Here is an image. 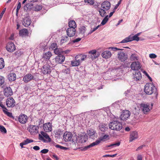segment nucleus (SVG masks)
Listing matches in <instances>:
<instances>
[{
  "label": "nucleus",
  "mask_w": 160,
  "mask_h": 160,
  "mask_svg": "<svg viewBox=\"0 0 160 160\" xmlns=\"http://www.w3.org/2000/svg\"><path fill=\"white\" fill-rule=\"evenodd\" d=\"M41 133L42 135L39 134V137L45 142H48L51 141V139L49 135L46 132H41Z\"/></svg>",
  "instance_id": "nucleus-6"
},
{
  "label": "nucleus",
  "mask_w": 160,
  "mask_h": 160,
  "mask_svg": "<svg viewBox=\"0 0 160 160\" xmlns=\"http://www.w3.org/2000/svg\"><path fill=\"white\" fill-rule=\"evenodd\" d=\"M145 145H142L139 147L137 149H136V151H138V150H140L141 149H142L143 147H145Z\"/></svg>",
  "instance_id": "nucleus-64"
},
{
  "label": "nucleus",
  "mask_w": 160,
  "mask_h": 160,
  "mask_svg": "<svg viewBox=\"0 0 160 160\" xmlns=\"http://www.w3.org/2000/svg\"><path fill=\"white\" fill-rule=\"evenodd\" d=\"M3 112L8 116H10L12 115L11 113L6 111L5 110H3Z\"/></svg>",
  "instance_id": "nucleus-58"
},
{
  "label": "nucleus",
  "mask_w": 160,
  "mask_h": 160,
  "mask_svg": "<svg viewBox=\"0 0 160 160\" xmlns=\"http://www.w3.org/2000/svg\"><path fill=\"white\" fill-rule=\"evenodd\" d=\"M16 75L14 72H11L8 76V78L9 81L12 82L16 79Z\"/></svg>",
  "instance_id": "nucleus-28"
},
{
  "label": "nucleus",
  "mask_w": 160,
  "mask_h": 160,
  "mask_svg": "<svg viewBox=\"0 0 160 160\" xmlns=\"http://www.w3.org/2000/svg\"><path fill=\"white\" fill-rule=\"evenodd\" d=\"M32 5V4L30 3L26 4L23 7L24 10L27 11L28 10H30L31 8L30 7Z\"/></svg>",
  "instance_id": "nucleus-38"
},
{
  "label": "nucleus",
  "mask_w": 160,
  "mask_h": 160,
  "mask_svg": "<svg viewBox=\"0 0 160 160\" xmlns=\"http://www.w3.org/2000/svg\"><path fill=\"white\" fill-rule=\"evenodd\" d=\"M121 1L119 0V1L118 2V3L115 6L114 10H116L118 8L119 6L120 5L121 3Z\"/></svg>",
  "instance_id": "nucleus-59"
},
{
  "label": "nucleus",
  "mask_w": 160,
  "mask_h": 160,
  "mask_svg": "<svg viewBox=\"0 0 160 160\" xmlns=\"http://www.w3.org/2000/svg\"><path fill=\"white\" fill-rule=\"evenodd\" d=\"M81 38H76L73 40V42H78L81 40Z\"/></svg>",
  "instance_id": "nucleus-62"
},
{
  "label": "nucleus",
  "mask_w": 160,
  "mask_h": 160,
  "mask_svg": "<svg viewBox=\"0 0 160 160\" xmlns=\"http://www.w3.org/2000/svg\"><path fill=\"white\" fill-rule=\"evenodd\" d=\"M139 37H138L136 35L133 36H132L131 35H130L128 37L122 40L121 42L120 43H126L134 40L138 41H139Z\"/></svg>",
  "instance_id": "nucleus-5"
},
{
  "label": "nucleus",
  "mask_w": 160,
  "mask_h": 160,
  "mask_svg": "<svg viewBox=\"0 0 160 160\" xmlns=\"http://www.w3.org/2000/svg\"><path fill=\"white\" fill-rule=\"evenodd\" d=\"M21 6V4L20 2H19V1H18V5L17 6V8L16 9V11L17 12L19 11L20 9V8Z\"/></svg>",
  "instance_id": "nucleus-54"
},
{
  "label": "nucleus",
  "mask_w": 160,
  "mask_h": 160,
  "mask_svg": "<svg viewBox=\"0 0 160 160\" xmlns=\"http://www.w3.org/2000/svg\"><path fill=\"white\" fill-rule=\"evenodd\" d=\"M65 58V57L63 55L59 54L55 58V62L57 63H62L64 61Z\"/></svg>",
  "instance_id": "nucleus-16"
},
{
  "label": "nucleus",
  "mask_w": 160,
  "mask_h": 160,
  "mask_svg": "<svg viewBox=\"0 0 160 160\" xmlns=\"http://www.w3.org/2000/svg\"><path fill=\"white\" fill-rule=\"evenodd\" d=\"M43 129L46 132H50L52 130V125L50 122H48L43 124Z\"/></svg>",
  "instance_id": "nucleus-22"
},
{
  "label": "nucleus",
  "mask_w": 160,
  "mask_h": 160,
  "mask_svg": "<svg viewBox=\"0 0 160 160\" xmlns=\"http://www.w3.org/2000/svg\"><path fill=\"white\" fill-rule=\"evenodd\" d=\"M5 66V63L3 59L0 58V69L3 68Z\"/></svg>",
  "instance_id": "nucleus-41"
},
{
  "label": "nucleus",
  "mask_w": 160,
  "mask_h": 160,
  "mask_svg": "<svg viewBox=\"0 0 160 160\" xmlns=\"http://www.w3.org/2000/svg\"><path fill=\"white\" fill-rule=\"evenodd\" d=\"M130 115V112L128 110L123 111L120 116V118L121 120H127Z\"/></svg>",
  "instance_id": "nucleus-12"
},
{
  "label": "nucleus",
  "mask_w": 160,
  "mask_h": 160,
  "mask_svg": "<svg viewBox=\"0 0 160 160\" xmlns=\"http://www.w3.org/2000/svg\"><path fill=\"white\" fill-rule=\"evenodd\" d=\"M52 55L51 52L50 51H48L47 52L43 53L42 55V58L45 60H49Z\"/></svg>",
  "instance_id": "nucleus-31"
},
{
  "label": "nucleus",
  "mask_w": 160,
  "mask_h": 160,
  "mask_svg": "<svg viewBox=\"0 0 160 160\" xmlns=\"http://www.w3.org/2000/svg\"><path fill=\"white\" fill-rule=\"evenodd\" d=\"M100 130L102 132H105L108 129V126L107 124L101 123L99 126Z\"/></svg>",
  "instance_id": "nucleus-32"
},
{
  "label": "nucleus",
  "mask_w": 160,
  "mask_h": 160,
  "mask_svg": "<svg viewBox=\"0 0 160 160\" xmlns=\"http://www.w3.org/2000/svg\"><path fill=\"white\" fill-rule=\"evenodd\" d=\"M149 56L151 58H154L157 57V55L154 53L150 54Z\"/></svg>",
  "instance_id": "nucleus-56"
},
{
  "label": "nucleus",
  "mask_w": 160,
  "mask_h": 160,
  "mask_svg": "<svg viewBox=\"0 0 160 160\" xmlns=\"http://www.w3.org/2000/svg\"><path fill=\"white\" fill-rule=\"evenodd\" d=\"M68 26L69 28H75L77 27L76 22L74 20H71L68 22Z\"/></svg>",
  "instance_id": "nucleus-35"
},
{
  "label": "nucleus",
  "mask_w": 160,
  "mask_h": 160,
  "mask_svg": "<svg viewBox=\"0 0 160 160\" xmlns=\"http://www.w3.org/2000/svg\"><path fill=\"white\" fill-rule=\"evenodd\" d=\"M0 131L2 133H5L7 132L6 129L2 126L0 125Z\"/></svg>",
  "instance_id": "nucleus-48"
},
{
  "label": "nucleus",
  "mask_w": 160,
  "mask_h": 160,
  "mask_svg": "<svg viewBox=\"0 0 160 160\" xmlns=\"http://www.w3.org/2000/svg\"><path fill=\"white\" fill-rule=\"evenodd\" d=\"M144 92L146 94L149 95L153 93L154 95V98H157L158 93L157 88L152 82L147 83L145 85Z\"/></svg>",
  "instance_id": "nucleus-1"
},
{
  "label": "nucleus",
  "mask_w": 160,
  "mask_h": 160,
  "mask_svg": "<svg viewBox=\"0 0 160 160\" xmlns=\"http://www.w3.org/2000/svg\"><path fill=\"white\" fill-rule=\"evenodd\" d=\"M87 134L90 138H92L96 137L97 136L96 131L93 129H90L87 130Z\"/></svg>",
  "instance_id": "nucleus-24"
},
{
  "label": "nucleus",
  "mask_w": 160,
  "mask_h": 160,
  "mask_svg": "<svg viewBox=\"0 0 160 160\" xmlns=\"http://www.w3.org/2000/svg\"><path fill=\"white\" fill-rule=\"evenodd\" d=\"M109 126L110 129L117 131H120L122 128V124L117 121H113L110 122Z\"/></svg>",
  "instance_id": "nucleus-3"
},
{
  "label": "nucleus",
  "mask_w": 160,
  "mask_h": 160,
  "mask_svg": "<svg viewBox=\"0 0 160 160\" xmlns=\"http://www.w3.org/2000/svg\"><path fill=\"white\" fill-rule=\"evenodd\" d=\"M101 8L106 10H108L110 9L111 7V3L108 1H105L101 4Z\"/></svg>",
  "instance_id": "nucleus-17"
},
{
  "label": "nucleus",
  "mask_w": 160,
  "mask_h": 160,
  "mask_svg": "<svg viewBox=\"0 0 160 160\" xmlns=\"http://www.w3.org/2000/svg\"><path fill=\"white\" fill-rule=\"evenodd\" d=\"M4 82V78L3 77L0 76V86L2 85Z\"/></svg>",
  "instance_id": "nucleus-50"
},
{
  "label": "nucleus",
  "mask_w": 160,
  "mask_h": 160,
  "mask_svg": "<svg viewBox=\"0 0 160 160\" xmlns=\"http://www.w3.org/2000/svg\"><path fill=\"white\" fill-rule=\"evenodd\" d=\"M153 104L143 102L140 104V107L144 114H146L152 109Z\"/></svg>",
  "instance_id": "nucleus-2"
},
{
  "label": "nucleus",
  "mask_w": 160,
  "mask_h": 160,
  "mask_svg": "<svg viewBox=\"0 0 160 160\" xmlns=\"http://www.w3.org/2000/svg\"><path fill=\"white\" fill-rule=\"evenodd\" d=\"M68 40H69V38L68 36H63L62 37L61 42L62 43H64Z\"/></svg>",
  "instance_id": "nucleus-46"
},
{
  "label": "nucleus",
  "mask_w": 160,
  "mask_h": 160,
  "mask_svg": "<svg viewBox=\"0 0 160 160\" xmlns=\"http://www.w3.org/2000/svg\"><path fill=\"white\" fill-rule=\"evenodd\" d=\"M142 156L140 154H138L137 157V160H142Z\"/></svg>",
  "instance_id": "nucleus-60"
},
{
  "label": "nucleus",
  "mask_w": 160,
  "mask_h": 160,
  "mask_svg": "<svg viewBox=\"0 0 160 160\" xmlns=\"http://www.w3.org/2000/svg\"><path fill=\"white\" fill-rule=\"evenodd\" d=\"M7 50L10 52H12L15 50L16 48L14 44L12 42H8L6 47Z\"/></svg>",
  "instance_id": "nucleus-13"
},
{
  "label": "nucleus",
  "mask_w": 160,
  "mask_h": 160,
  "mask_svg": "<svg viewBox=\"0 0 160 160\" xmlns=\"http://www.w3.org/2000/svg\"><path fill=\"white\" fill-rule=\"evenodd\" d=\"M22 53V52L20 50H18L14 53V55L17 58H18L20 57Z\"/></svg>",
  "instance_id": "nucleus-42"
},
{
  "label": "nucleus",
  "mask_w": 160,
  "mask_h": 160,
  "mask_svg": "<svg viewBox=\"0 0 160 160\" xmlns=\"http://www.w3.org/2000/svg\"><path fill=\"white\" fill-rule=\"evenodd\" d=\"M88 53L91 54L90 57L92 59H96L98 56V54L97 55V51L95 49L89 51Z\"/></svg>",
  "instance_id": "nucleus-27"
},
{
  "label": "nucleus",
  "mask_w": 160,
  "mask_h": 160,
  "mask_svg": "<svg viewBox=\"0 0 160 160\" xmlns=\"http://www.w3.org/2000/svg\"><path fill=\"white\" fill-rule=\"evenodd\" d=\"M52 68V67L49 65L46 64L44 65L42 68L41 70L42 73L44 74H46L50 73L51 72Z\"/></svg>",
  "instance_id": "nucleus-7"
},
{
  "label": "nucleus",
  "mask_w": 160,
  "mask_h": 160,
  "mask_svg": "<svg viewBox=\"0 0 160 160\" xmlns=\"http://www.w3.org/2000/svg\"><path fill=\"white\" fill-rule=\"evenodd\" d=\"M62 132L61 130L60 129L56 130L54 131V133L56 137L59 136Z\"/></svg>",
  "instance_id": "nucleus-45"
},
{
  "label": "nucleus",
  "mask_w": 160,
  "mask_h": 160,
  "mask_svg": "<svg viewBox=\"0 0 160 160\" xmlns=\"http://www.w3.org/2000/svg\"><path fill=\"white\" fill-rule=\"evenodd\" d=\"M142 78L141 72L139 71H136L135 74L133 75V78L136 81H140L141 80Z\"/></svg>",
  "instance_id": "nucleus-23"
},
{
  "label": "nucleus",
  "mask_w": 160,
  "mask_h": 160,
  "mask_svg": "<svg viewBox=\"0 0 160 160\" xmlns=\"http://www.w3.org/2000/svg\"><path fill=\"white\" fill-rule=\"evenodd\" d=\"M0 106L2 108L4 109V110H7V108L5 107L3 105L2 102H0Z\"/></svg>",
  "instance_id": "nucleus-63"
},
{
  "label": "nucleus",
  "mask_w": 160,
  "mask_h": 160,
  "mask_svg": "<svg viewBox=\"0 0 160 160\" xmlns=\"http://www.w3.org/2000/svg\"><path fill=\"white\" fill-rule=\"evenodd\" d=\"M87 30L86 28L84 26L81 27L79 29L80 33L84 34Z\"/></svg>",
  "instance_id": "nucleus-39"
},
{
  "label": "nucleus",
  "mask_w": 160,
  "mask_h": 160,
  "mask_svg": "<svg viewBox=\"0 0 160 160\" xmlns=\"http://www.w3.org/2000/svg\"><path fill=\"white\" fill-rule=\"evenodd\" d=\"M109 49H111L113 51H115L117 50H122L123 49L118 48H114L112 47H110L109 48Z\"/></svg>",
  "instance_id": "nucleus-52"
},
{
  "label": "nucleus",
  "mask_w": 160,
  "mask_h": 160,
  "mask_svg": "<svg viewBox=\"0 0 160 160\" xmlns=\"http://www.w3.org/2000/svg\"><path fill=\"white\" fill-rule=\"evenodd\" d=\"M54 52L55 54L57 55L61 54L60 53L61 52H62L61 50L60 49V48H58L54 49Z\"/></svg>",
  "instance_id": "nucleus-47"
},
{
  "label": "nucleus",
  "mask_w": 160,
  "mask_h": 160,
  "mask_svg": "<svg viewBox=\"0 0 160 160\" xmlns=\"http://www.w3.org/2000/svg\"><path fill=\"white\" fill-rule=\"evenodd\" d=\"M120 142H118L117 143H112L110 144L109 145H107L106 146L107 148L111 147L112 148L115 147H116L120 145Z\"/></svg>",
  "instance_id": "nucleus-40"
},
{
  "label": "nucleus",
  "mask_w": 160,
  "mask_h": 160,
  "mask_svg": "<svg viewBox=\"0 0 160 160\" xmlns=\"http://www.w3.org/2000/svg\"><path fill=\"white\" fill-rule=\"evenodd\" d=\"M24 141L26 144H27L29 143L33 142V141L32 139H30L29 138H27L26 140H24Z\"/></svg>",
  "instance_id": "nucleus-53"
},
{
  "label": "nucleus",
  "mask_w": 160,
  "mask_h": 160,
  "mask_svg": "<svg viewBox=\"0 0 160 160\" xmlns=\"http://www.w3.org/2000/svg\"><path fill=\"white\" fill-rule=\"evenodd\" d=\"M141 67V65L140 62L138 61H135L132 62L131 65V68L132 69L136 71H139L138 70L140 69Z\"/></svg>",
  "instance_id": "nucleus-8"
},
{
  "label": "nucleus",
  "mask_w": 160,
  "mask_h": 160,
  "mask_svg": "<svg viewBox=\"0 0 160 160\" xmlns=\"http://www.w3.org/2000/svg\"><path fill=\"white\" fill-rule=\"evenodd\" d=\"M108 18H109L108 15H107L103 19L102 22H101V24L102 25H105L108 21Z\"/></svg>",
  "instance_id": "nucleus-43"
},
{
  "label": "nucleus",
  "mask_w": 160,
  "mask_h": 160,
  "mask_svg": "<svg viewBox=\"0 0 160 160\" xmlns=\"http://www.w3.org/2000/svg\"><path fill=\"white\" fill-rule=\"evenodd\" d=\"M31 19L28 17L24 18L22 21V25L25 27H28L31 24Z\"/></svg>",
  "instance_id": "nucleus-15"
},
{
  "label": "nucleus",
  "mask_w": 160,
  "mask_h": 160,
  "mask_svg": "<svg viewBox=\"0 0 160 160\" xmlns=\"http://www.w3.org/2000/svg\"><path fill=\"white\" fill-rule=\"evenodd\" d=\"M130 59L132 61H135L138 60V57L135 54H132L130 57Z\"/></svg>",
  "instance_id": "nucleus-37"
},
{
  "label": "nucleus",
  "mask_w": 160,
  "mask_h": 160,
  "mask_svg": "<svg viewBox=\"0 0 160 160\" xmlns=\"http://www.w3.org/2000/svg\"><path fill=\"white\" fill-rule=\"evenodd\" d=\"M48 149H43L40 152L42 153L45 154V153H48Z\"/></svg>",
  "instance_id": "nucleus-57"
},
{
  "label": "nucleus",
  "mask_w": 160,
  "mask_h": 160,
  "mask_svg": "<svg viewBox=\"0 0 160 160\" xmlns=\"http://www.w3.org/2000/svg\"><path fill=\"white\" fill-rule=\"evenodd\" d=\"M102 58L106 59L109 58L112 55L111 52L108 51H105L103 52L101 54Z\"/></svg>",
  "instance_id": "nucleus-26"
},
{
  "label": "nucleus",
  "mask_w": 160,
  "mask_h": 160,
  "mask_svg": "<svg viewBox=\"0 0 160 160\" xmlns=\"http://www.w3.org/2000/svg\"><path fill=\"white\" fill-rule=\"evenodd\" d=\"M29 131L31 134L38 132V127L35 125H30L29 126Z\"/></svg>",
  "instance_id": "nucleus-29"
},
{
  "label": "nucleus",
  "mask_w": 160,
  "mask_h": 160,
  "mask_svg": "<svg viewBox=\"0 0 160 160\" xmlns=\"http://www.w3.org/2000/svg\"><path fill=\"white\" fill-rule=\"evenodd\" d=\"M76 29L74 28H68L67 30V35L70 37L74 36L76 33Z\"/></svg>",
  "instance_id": "nucleus-20"
},
{
  "label": "nucleus",
  "mask_w": 160,
  "mask_h": 160,
  "mask_svg": "<svg viewBox=\"0 0 160 160\" xmlns=\"http://www.w3.org/2000/svg\"><path fill=\"white\" fill-rule=\"evenodd\" d=\"M72 134L70 132H65L63 135V139L65 142H68L72 140Z\"/></svg>",
  "instance_id": "nucleus-10"
},
{
  "label": "nucleus",
  "mask_w": 160,
  "mask_h": 160,
  "mask_svg": "<svg viewBox=\"0 0 160 160\" xmlns=\"http://www.w3.org/2000/svg\"><path fill=\"white\" fill-rule=\"evenodd\" d=\"M56 147L58 148H59L61 149L67 150V148L66 147H64L62 146H61L59 145H56Z\"/></svg>",
  "instance_id": "nucleus-55"
},
{
  "label": "nucleus",
  "mask_w": 160,
  "mask_h": 160,
  "mask_svg": "<svg viewBox=\"0 0 160 160\" xmlns=\"http://www.w3.org/2000/svg\"><path fill=\"white\" fill-rule=\"evenodd\" d=\"M4 95L7 97L12 95L13 92L11 88L10 87H7L5 88L4 90Z\"/></svg>",
  "instance_id": "nucleus-21"
},
{
  "label": "nucleus",
  "mask_w": 160,
  "mask_h": 160,
  "mask_svg": "<svg viewBox=\"0 0 160 160\" xmlns=\"http://www.w3.org/2000/svg\"><path fill=\"white\" fill-rule=\"evenodd\" d=\"M58 47L56 43H52L51 45V48L54 50V49L57 48Z\"/></svg>",
  "instance_id": "nucleus-51"
},
{
  "label": "nucleus",
  "mask_w": 160,
  "mask_h": 160,
  "mask_svg": "<svg viewBox=\"0 0 160 160\" xmlns=\"http://www.w3.org/2000/svg\"><path fill=\"white\" fill-rule=\"evenodd\" d=\"M87 57L86 55H78L75 57V58L79 60V61L81 63L82 61L84 60Z\"/></svg>",
  "instance_id": "nucleus-30"
},
{
  "label": "nucleus",
  "mask_w": 160,
  "mask_h": 160,
  "mask_svg": "<svg viewBox=\"0 0 160 160\" xmlns=\"http://www.w3.org/2000/svg\"><path fill=\"white\" fill-rule=\"evenodd\" d=\"M108 137V135H104L103 137H100L99 139L97 140L95 142H94L90 144L89 145L85 147L84 148V150H86L88 148H91L94 146L98 144L101 141H105L107 140Z\"/></svg>",
  "instance_id": "nucleus-4"
},
{
  "label": "nucleus",
  "mask_w": 160,
  "mask_h": 160,
  "mask_svg": "<svg viewBox=\"0 0 160 160\" xmlns=\"http://www.w3.org/2000/svg\"><path fill=\"white\" fill-rule=\"evenodd\" d=\"M138 138V134L137 132L136 131H133L131 132L129 140L130 142H132L134 140H135Z\"/></svg>",
  "instance_id": "nucleus-19"
},
{
  "label": "nucleus",
  "mask_w": 160,
  "mask_h": 160,
  "mask_svg": "<svg viewBox=\"0 0 160 160\" xmlns=\"http://www.w3.org/2000/svg\"><path fill=\"white\" fill-rule=\"evenodd\" d=\"M106 10L102 8H99L98 11L99 12L100 15L102 17H104L106 13Z\"/></svg>",
  "instance_id": "nucleus-36"
},
{
  "label": "nucleus",
  "mask_w": 160,
  "mask_h": 160,
  "mask_svg": "<svg viewBox=\"0 0 160 160\" xmlns=\"http://www.w3.org/2000/svg\"><path fill=\"white\" fill-rule=\"evenodd\" d=\"M79 60L75 58V60L71 61L72 65L73 67L78 66H79L80 63L78 61Z\"/></svg>",
  "instance_id": "nucleus-33"
},
{
  "label": "nucleus",
  "mask_w": 160,
  "mask_h": 160,
  "mask_svg": "<svg viewBox=\"0 0 160 160\" xmlns=\"http://www.w3.org/2000/svg\"><path fill=\"white\" fill-rule=\"evenodd\" d=\"M42 8V6L40 5H37L33 8V9L35 11H39Z\"/></svg>",
  "instance_id": "nucleus-44"
},
{
  "label": "nucleus",
  "mask_w": 160,
  "mask_h": 160,
  "mask_svg": "<svg viewBox=\"0 0 160 160\" xmlns=\"http://www.w3.org/2000/svg\"><path fill=\"white\" fill-rule=\"evenodd\" d=\"M28 117L24 114H22L18 118L19 122L21 124H25L28 121Z\"/></svg>",
  "instance_id": "nucleus-14"
},
{
  "label": "nucleus",
  "mask_w": 160,
  "mask_h": 160,
  "mask_svg": "<svg viewBox=\"0 0 160 160\" xmlns=\"http://www.w3.org/2000/svg\"><path fill=\"white\" fill-rule=\"evenodd\" d=\"M128 55L123 52H120L118 54V59L121 62H124L128 59Z\"/></svg>",
  "instance_id": "nucleus-9"
},
{
  "label": "nucleus",
  "mask_w": 160,
  "mask_h": 160,
  "mask_svg": "<svg viewBox=\"0 0 160 160\" xmlns=\"http://www.w3.org/2000/svg\"><path fill=\"white\" fill-rule=\"evenodd\" d=\"M85 3L89 4L90 5H92L94 3V0H84Z\"/></svg>",
  "instance_id": "nucleus-49"
},
{
  "label": "nucleus",
  "mask_w": 160,
  "mask_h": 160,
  "mask_svg": "<svg viewBox=\"0 0 160 160\" xmlns=\"http://www.w3.org/2000/svg\"><path fill=\"white\" fill-rule=\"evenodd\" d=\"M33 149L37 151L40 149V148L38 146H35L33 147Z\"/></svg>",
  "instance_id": "nucleus-61"
},
{
  "label": "nucleus",
  "mask_w": 160,
  "mask_h": 160,
  "mask_svg": "<svg viewBox=\"0 0 160 160\" xmlns=\"http://www.w3.org/2000/svg\"><path fill=\"white\" fill-rule=\"evenodd\" d=\"M79 138V141L81 143L85 142L88 140L87 136L84 134H80Z\"/></svg>",
  "instance_id": "nucleus-25"
},
{
  "label": "nucleus",
  "mask_w": 160,
  "mask_h": 160,
  "mask_svg": "<svg viewBox=\"0 0 160 160\" xmlns=\"http://www.w3.org/2000/svg\"><path fill=\"white\" fill-rule=\"evenodd\" d=\"M28 34V31L26 28L23 29L19 31V35L21 36H23Z\"/></svg>",
  "instance_id": "nucleus-34"
},
{
  "label": "nucleus",
  "mask_w": 160,
  "mask_h": 160,
  "mask_svg": "<svg viewBox=\"0 0 160 160\" xmlns=\"http://www.w3.org/2000/svg\"><path fill=\"white\" fill-rule=\"evenodd\" d=\"M15 100L12 97L8 98L6 101V104L7 106L9 108L14 107L15 105Z\"/></svg>",
  "instance_id": "nucleus-11"
},
{
  "label": "nucleus",
  "mask_w": 160,
  "mask_h": 160,
  "mask_svg": "<svg viewBox=\"0 0 160 160\" xmlns=\"http://www.w3.org/2000/svg\"><path fill=\"white\" fill-rule=\"evenodd\" d=\"M34 79V76L30 73L26 75L23 78V81L25 82H28Z\"/></svg>",
  "instance_id": "nucleus-18"
}]
</instances>
